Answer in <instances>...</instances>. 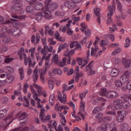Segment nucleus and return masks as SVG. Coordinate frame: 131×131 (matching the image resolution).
Here are the masks:
<instances>
[{
	"label": "nucleus",
	"mask_w": 131,
	"mask_h": 131,
	"mask_svg": "<svg viewBox=\"0 0 131 131\" xmlns=\"http://www.w3.org/2000/svg\"><path fill=\"white\" fill-rule=\"evenodd\" d=\"M33 85L35 89H37L38 94L36 93L35 90H34L33 86L32 85H30V88L31 89V93L33 95V98L34 100H38V97L40 96V95H42L43 97H47V93L45 91H41V89L42 87L37 85V84L34 83Z\"/></svg>",
	"instance_id": "nucleus-1"
},
{
	"label": "nucleus",
	"mask_w": 131,
	"mask_h": 131,
	"mask_svg": "<svg viewBox=\"0 0 131 131\" xmlns=\"http://www.w3.org/2000/svg\"><path fill=\"white\" fill-rule=\"evenodd\" d=\"M42 17L50 20L52 18V15L49 11H46V9H43L41 13H36L35 19L37 21H40L42 19Z\"/></svg>",
	"instance_id": "nucleus-2"
},
{
	"label": "nucleus",
	"mask_w": 131,
	"mask_h": 131,
	"mask_svg": "<svg viewBox=\"0 0 131 131\" xmlns=\"http://www.w3.org/2000/svg\"><path fill=\"white\" fill-rule=\"evenodd\" d=\"M116 8V6L115 5V1H113L112 3V6L108 5L107 7L109 13H107V14L108 19L106 21V24H110V23L112 22V18H111V16L113 15V12L115 11Z\"/></svg>",
	"instance_id": "nucleus-3"
},
{
	"label": "nucleus",
	"mask_w": 131,
	"mask_h": 131,
	"mask_svg": "<svg viewBox=\"0 0 131 131\" xmlns=\"http://www.w3.org/2000/svg\"><path fill=\"white\" fill-rule=\"evenodd\" d=\"M51 2H52V0H46L45 1V8H43V10L48 11L50 13L51 12L55 11L58 8V4L56 3L51 4Z\"/></svg>",
	"instance_id": "nucleus-4"
},
{
	"label": "nucleus",
	"mask_w": 131,
	"mask_h": 131,
	"mask_svg": "<svg viewBox=\"0 0 131 131\" xmlns=\"http://www.w3.org/2000/svg\"><path fill=\"white\" fill-rule=\"evenodd\" d=\"M18 55L19 56L20 60H23L24 58V63L26 66H27V65H28V63L31 61V58H30V57H27L26 54L24 53V48L23 47L20 48L19 51L18 52Z\"/></svg>",
	"instance_id": "nucleus-5"
},
{
	"label": "nucleus",
	"mask_w": 131,
	"mask_h": 131,
	"mask_svg": "<svg viewBox=\"0 0 131 131\" xmlns=\"http://www.w3.org/2000/svg\"><path fill=\"white\" fill-rule=\"evenodd\" d=\"M118 114L116 119L118 122H123L125 116L127 115V112L126 111H118L117 112Z\"/></svg>",
	"instance_id": "nucleus-6"
},
{
	"label": "nucleus",
	"mask_w": 131,
	"mask_h": 131,
	"mask_svg": "<svg viewBox=\"0 0 131 131\" xmlns=\"http://www.w3.org/2000/svg\"><path fill=\"white\" fill-rule=\"evenodd\" d=\"M52 51L53 47L52 46H50L49 48L48 46H44L43 48L40 51L41 54L43 55L42 60H45V59H46V57H47V54H48V51L49 52V53H52Z\"/></svg>",
	"instance_id": "nucleus-7"
},
{
	"label": "nucleus",
	"mask_w": 131,
	"mask_h": 131,
	"mask_svg": "<svg viewBox=\"0 0 131 131\" xmlns=\"http://www.w3.org/2000/svg\"><path fill=\"white\" fill-rule=\"evenodd\" d=\"M45 111H46L45 108L41 109L39 114V118L43 121V122H46L47 120H50V118H51V115H50L45 116Z\"/></svg>",
	"instance_id": "nucleus-8"
},
{
	"label": "nucleus",
	"mask_w": 131,
	"mask_h": 131,
	"mask_svg": "<svg viewBox=\"0 0 131 131\" xmlns=\"http://www.w3.org/2000/svg\"><path fill=\"white\" fill-rule=\"evenodd\" d=\"M30 5H34V9L36 11H39L42 9V4L36 2V0H32L30 2Z\"/></svg>",
	"instance_id": "nucleus-9"
},
{
	"label": "nucleus",
	"mask_w": 131,
	"mask_h": 131,
	"mask_svg": "<svg viewBox=\"0 0 131 131\" xmlns=\"http://www.w3.org/2000/svg\"><path fill=\"white\" fill-rule=\"evenodd\" d=\"M123 102L120 99H116L113 101V105H116V109H122Z\"/></svg>",
	"instance_id": "nucleus-10"
},
{
	"label": "nucleus",
	"mask_w": 131,
	"mask_h": 131,
	"mask_svg": "<svg viewBox=\"0 0 131 131\" xmlns=\"http://www.w3.org/2000/svg\"><path fill=\"white\" fill-rule=\"evenodd\" d=\"M36 40H35V35H33L32 36V38H31V42H32V43H34V45H37V43H38V42H39V40L40 39V35L39 34V33H37L36 34Z\"/></svg>",
	"instance_id": "nucleus-11"
},
{
	"label": "nucleus",
	"mask_w": 131,
	"mask_h": 131,
	"mask_svg": "<svg viewBox=\"0 0 131 131\" xmlns=\"http://www.w3.org/2000/svg\"><path fill=\"white\" fill-rule=\"evenodd\" d=\"M94 12L95 15L97 16V21L98 24H101V18H100L101 17V13H100L101 9L100 8H94Z\"/></svg>",
	"instance_id": "nucleus-12"
},
{
	"label": "nucleus",
	"mask_w": 131,
	"mask_h": 131,
	"mask_svg": "<svg viewBox=\"0 0 131 131\" xmlns=\"http://www.w3.org/2000/svg\"><path fill=\"white\" fill-rule=\"evenodd\" d=\"M118 97V93L114 91H108V99H115Z\"/></svg>",
	"instance_id": "nucleus-13"
},
{
	"label": "nucleus",
	"mask_w": 131,
	"mask_h": 131,
	"mask_svg": "<svg viewBox=\"0 0 131 131\" xmlns=\"http://www.w3.org/2000/svg\"><path fill=\"white\" fill-rule=\"evenodd\" d=\"M57 97L59 99L60 102H61V103H64L66 102V94H63L62 97V94H61V92L60 91H58L57 92Z\"/></svg>",
	"instance_id": "nucleus-14"
},
{
	"label": "nucleus",
	"mask_w": 131,
	"mask_h": 131,
	"mask_svg": "<svg viewBox=\"0 0 131 131\" xmlns=\"http://www.w3.org/2000/svg\"><path fill=\"white\" fill-rule=\"evenodd\" d=\"M21 4H20V1L19 0H14V4L11 8L12 11H17V8H20Z\"/></svg>",
	"instance_id": "nucleus-15"
},
{
	"label": "nucleus",
	"mask_w": 131,
	"mask_h": 131,
	"mask_svg": "<svg viewBox=\"0 0 131 131\" xmlns=\"http://www.w3.org/2000/svg\"><path fill=\"white\" fill-rule=\"evenodd\" d=\"M98 51H99V49L97 47H95V48H91V56L92 57H94L95 58V59H97V58H98V54L97 53V52H98Z\"/></svg>",
	"instance_id": "nucleus-16"
},
{
	"label": "nucleus",
	"mask_w": 131,
	"mask_h": 131,
	"mask_svg": "<svg viewBox=\"0 0 131 131\" xmlns=\"http://www.w3.org/2000/svg\"><path fill=\"white\" fill-rule=\"evenodd\" d=\"M126 90H129V95L131 96V80L128 81V83L126 84V88H122V91H123L124 92H125Z\"/></svg>",
	"instance_id": "nucleus-17"
},
{
	"label": "nucleus",
	"mask_w": 131,
	"mask_h": 131,
	"mask_svg": "<svg viewBox=\"0 0 131 131\" xmlns=\"http://www.w3.org/2000/svg\"><path fill=\"white\" fill-rule=\"evenodd\" d=\"M112 125L110 123L107 124L106 125H103L99 128V131H107V128H111Z\"/></svg>",
	"instance_id": "nucleus-18"
},
{
	"label": "nucleus",
	"mask_w": 131,
	"mask_h": 131,
	"mask_svg": "<svg viewBox=\"0 0 131 131\" xmlns=\"http://www.w3.org/2000/svg\"><path fill=\"white\" fill-rule=\"evenodd\" d=\"M8 33H11L12 35L13 36H15V37H18V36H20L21 34V31L19 29H16V30L14 31H11L9 32L8 31Z\"/></svg>",
	"instance_id": "nucleus-19"
},
{
	"label": "nucleus",
	"mask_w": 131,
	"mask_h": 131,
	"mask_svg": "<svg viewBox=\"0 0 131 131\" xmlns=\"http://www.w3.org/2000/svg\"><path fill=\"white\" fill-rule=\"evenodd\" d=\"M46 73H47V69L40 70V78L42 83H45V75Z\"/></svg>",
	"instance_id": "nucleus-20"
},
{
	"label": "nucleus",
	"mask_w": 131,
	"mask_h": 131,
	"mask_svg": "<svg viewBox=\"0 0 131 131\" xmlns=\"http://www.w3.org/2000/svg\"><path fill=\"white\" fill-rule=\"evenodd\" d=\"M131 60L130 59H124L123 60V64L124 68L127 69L130 66Z\"/></svg>",
	"instance_id": "nucleus-21"
},
{
	"label": "nucleus",
	"mask_w": 131,
	"mask_h": 131,
	"mask_svg": "<svg viewBox=\"0 0 131 131\" xmlns=\"http://www.w3.org/2000/svg\"><path fill=\"white\" fill-rule=\"evenodd\" d=\"M63 5L64 7L68 8V9H71V8L74 7V5H73V3L71 0L69 1H65Z\"/></svg>",
	"instance_id": "nucleus-22"
},
{
	"label": "nucleus",
	"mask_w": 131,
	"mask_h": 131,
	"mask_svg": "<svg viewBox=\"0 0 131 131\" xmlns=\"http://www.w3.org/2000/svg\"><path fill=\"white\" fill-rule=\"evenodd\" d=\"M34 82H36L38 79V74H37V69H35L33 72V75L32 76Z\"/></svg>",
	"instance_id": "nucleus-23"
},
{
	"label": "nucleus",
	"mask_w": 131,
	"mask_h": 131,
	"mask_svg": "<svg viewBox=\"0 0 131 131\" xmlns=\"http://www.w3.org/2000/svg\"><path fill=\"white\" fill-rule=\"evenodd\" d=\"M130 107V103L128 102V101L124 100L123 101V104L122 106V108L123 109H128Z\"/></svg>",
	"instance_id": "nucleus-24"
},
{
	"label": "nucleus",
	"mask_w": 131,
	"mask_h": 131,
	"mask_svg": "<svg viewBox=\"0 0 131 131\" xmlns=\"http://www.w3.org/2000/svg\"><path fill=\"white\" fill-rule=\"evenodd\" d=\"M53 125L56 131H63V126L61 124H59L57 128V122L56 121H54Z\"/></svg>",
	"instance_id": "nucleus-25"
},
{
	"label": "nucleus",
	"mask_w": 131,
	"mask_h": 131,
	"mask_svg": "<svg viewBox=\"0 0 131 131\" xmlns=\"http://www.w3.org/2000/svg\"><path fill=\"white\" fill-rule=\"evenodd\" d=\"M109 94V92L107 91L106 88L102 89L100 91V96H103V97H106L107 98V96Z\"/></svg>",
	"instance_id": "nucleus-26"
},
{
	"label": "nucleus",
	"mask_w": 131,
	"mask_h": 131,
	"mask_svg": "<svg viewBox=\"0 0 131 131\" xmlns=\"http://www.w3.org/2000/svg\"><path fill=\"white\" fill-rule=\"evenodd\" d=\"M119 74V71L116 69H113V70L111 72V75L113 77H115L117 76V75H118Z\"/></svg>",
	"instance_id": "nucleus-27"
},
{
	"label": "nucleus",
	"mask_w": 131,
	"mask_h": 131,
	"mask_svg": "<svg viewBox=\"0 0 131 131\" xmlns=\"http://www.w3.org/2000/svg\"><path fill=\"white\" fill-rule=\"evenodd\" d=\"M122 51V49L120 47H118L115 48V50L112 53V56H114L115 55H117V54H119Z\"/></svg>",
	"instance_id": "nucleus-28"
},
{
	"label": "nucleus",
	"mask_w": 131,
	"mask_h": 131,
	"mask_svg": "<svg viewBox=\"0 0 131 131\" xmlns=\"http://www.w3.org/2000/svg\"><path fill=\"white\" fill-rule=\"evenodd\" d=\"M19 74L20 75V79L22 80L24 78V69L23 68H20L18 69Z\"/></svg>",
	"instance_id": "nucleus-29"
},
{
	"label": "nucleus",
	"mask_w": 131,
	"mask_h": 131,
	"mask_svg": "<svg viewBox=\"0 0 131 131\" xmlns=\"http://www.w3.org/2000/svg\"><path fill=\"white\" fill-rule=\"evenodd\" d=\"M75 53V50L74 49H72L69 52H66L64 53V56L66 57H70L71 56H72Z\"/></svg>",
	"instance_id": "nucleus-30"
},
{
	"label": "nucleus",
	"mask_w": 131,
	"mask_h": 131,
	"mask_svg": "<svg viewBox=\"0 0 131 131\" xmlns=\"http://www.w3.org/2000/svg\"><path fill=\"white\" fill-rule=\"evenodd\" d=\"M52 73L58 74V75H62V72L60 69H54L52 71Z\"/></svg>",
	"instance_id": "nucleus-31"
},
{
	"label": "nucleus",
	"mask_w": 131,
	"mask_h": 131,
	"mask_svg": "<svg viewBox=\"0 0 131 131\" xmlns=\"http://www.w3.org/2000/svg\"><path fill=\"white\" fill-rule=\"evenodd\" d=\"M55 102V94H52L51 95L49 98V103L51 106H54Z\"/></svg>",
	"instance_id": "nucleus-32"
},
{
	"label": "nucleus",
	"mask_w": 131,
	"mask_h": 131,
	"mask_svg": "<svg viewBox=\"0 0 131 131\" xmlns=\"http://www.w3.org/2000/svg\"><path fill=\"white\" fill-rule=\"evenodd\" d=\"M14 79V76L11 75L7 74L6 80L7 82H12Z\"/></svg>",
	"instance_id": "nucleus-33"
},
{
	"label": "nucleus",
	"mask_w": 131,
	"mask_h": 131,
	"mask_svg": "<svg viewBox=\"0 0 131 131\" xmlns=\"http://www.w3.org/2000/svg\"><path fill=\"white\" fill-rule=\"evenodd\" d=\"M12 18H14V19H17L18 20H23L24 19H25L26 18V16L25 15H20L18 16L16 15H12Z\"/></svg>",
	"instance_id": "nucleus-34"
},
{
	"label": "nucleus",
	"mask_w": 131,
	"mask_h": 131,
	"mask_svg": "<svg viewBox=\"0 0 131 131\" xmlns=\"http://www.w3.org/2000/svg\"><path fill=\"white\" fill-rule=\"evenodd\" d=\"M83 75V74H82V73H81L80 74H79V73H77L75 77V81H76V82H78V81H79V78H80V77H82Z\"/></svg>",
	"instance_id": "nucleus-35"
},
{
	"label": "nucleus",
	"mask_w": 131,
	"mask_h": 131,
	"mask_svg": "<svg viewBox=\"0 0 131 131\" xmlns=\"http://www.w3.org/2000/svg\"><path fill=\"white\" fill-rule=\"evenodd\" d=\"M115 84L117 88H121L123 85L122 82H121V80H119L118 79H116L115 80Z\"/></svg>",
	"instance_id": "nucleus-36"
},
{
	"label": "nucleus",
	"mask_w": 131,
	"mask_h": 131,
	"mask_svg": "<svg viewBox=\"0 0 131 131\" xmlns=\"http://www.w3.org/2000/svg\"><path fill=\"white\" fill-rule=\"evenodd\" d=\"M13 131H29V128L28 127H25L24 128L19 127L16 129L13 130Z\"/></svg>",
	"instance_id": "nucleus-37"
},
{
	"label": "nucleus",
	"mask_w": 131,
	"mask_h": 131,
	"mask_svg": "<svg viewBox=\"0 0 131 131\" xmlns=\"http://www.w3.org/2000/svg\"><path fill=\"white\" fill-rule=\"evenodd\" d=\"M7 112H8V110L6 108L0 111V119L3 118L7 114Z\"/></svg>",
	"instance_id": "nucleus-38"
},
{
	"label": "nucleus",
	"mask_w": 131,
	"mask_h": 131,
	"mask_svg": "<svg viewBox=\"0 0 131 131\" xmlns=\"http://www.w3.org/2000/svg\"><path fill=\"white\" fill-rule=\"evenodd\" d=\"M116 3L118 6V11H119V12H121L122 11V5H121V3H120L118 0H116Z\"/></svg>",
	"instance_id": "nucleus-39"
},
{
	"label": "nucleus",
	"mask_w": 131,
	"mask_h": 131,
	"mask_svg": "<svg viewBox=\"0 0 131 131\" xmlns=\"http://www.w3.org/2000/svg\"><path fill=\"white\" fill-rule=\"evenodd\" d=\"M48 86L51 89V90H53L55 86V82H54V81L52 80H49L48 82Z\"/></svg>",
	"instance_id": "nucleus-40"
},
{
	"label": "nucleus",
	"mask_w": 131,
	"mask_h": 131,
	"mask_svg": "<svg viewBox=\"0 0 131 131\" xmlns=\"http://www.w3.org/2000/svg\"><path fill=\"white\" fill-rule=\"evenodd\" d=\"M93 63H94V60L91 61L89 64L84 68V71L86 72L89 69H91L93 67Z\"/></svg>",
	"instance_id": "nucleus-41"
},
{
	"label": "nucleus",
	"mask_w": 131,
	"mask_h": 131,
	"mask_svg": "<svg viewBox=\"0 0 131 131\" xmlns=\"http://www.w3.org/2000/svg\"><path fill=\"white\" fill-rule=\"evenodd\" d=\"M66 64V58H64L62 59V60L59 62L58 65L60 67H63V66H65Z\"/></svg>",
	"instance_id": "nucleus-42"
},
{
	"label": "nucleus",
	"mask_w": 131,
	"mask_h": 131,
	"mask_svg": "<svg viewBox=\"0 0 131 131\" xmlns=\"http://www.w3.org/2000/svg\"><path fill=\"white\" fill-rule=\"evenodd\" d=\"M80 27H82V29H81V31L82 32H84V30L88 28V26L85 25L84 23H82L80 24Z\"/></svg>",
	"instance_id": "nucleus-43"
},
{
	"label": "nucleus",
	"mask_w": 131,
	"mask_h": 131,
	"mask_svg": "<svg viewBox=\"0 0 131 131\" xmlns=\"http://www.w3.org/2000/svg\"><path fill=\"white\" fill-rule=\"evenodd\" d=\"M120 80L121 81H123V82H124L125 83H126V82H128L127 80H128V79L127 78V77H125V76L123 75L120 78Z\"/></svg>",
	"instance_id": "nucleus-44"
},
{
	"label": "nucleus",
	"mask_w": 131,
	"mask_h": 131,
	"mask_svg": "<svg viewBox=\"0 0 131 131\" xmlns=\"http://www.w3.org/2000/svg\"><path fill=\"white\" fill-rule=\"evenodd\" d=\"M86 94H88V90H85L83 93L79 95V98L82 100L84 98H85Z\"/></svg>",
	"instance_id": "nucleus-45"
},
{
	"label": "nucleus",
	"mask_w": 131,
	"mask_h": 131,
	"mask_svg": "<svg viewBox=\"0 0 131 131\" xmlns=\"http://www.w3.org/2000/svg\"><path fill=\"white\" fill-rule=\"evenodd\" d=\"M33 10H34V8L32 6H29L27 7L26 11L28 13H31V12H32Z\"/></svg>",
	"instance_id": "nucleus-46"
},
{
	"label": "nucleus",
	"mask_w": 131,
	"mask_h": 131,
	"mask_svg": "<svg viewBox=\"0 0 131 131\" xmlns=\"http://www.w3.org/2000/svg\"><path fill=\"white\" fill-rule=\"evenodd\" d=\"M126 43L124 45L125 48H128L130 46V39L129 38H127L125 40Z\"/></svg>",
	"instance_id": "nucleus-47"
},
{
	"label": "nucleus",
	"mask_w": 131,
	"mask_h": 131,
	"mask_svg": "<svg viewBox=\"0 0 131 131\" xmlns=\"http://www.w3.org/2000/svg\"><path fill=\"white\" fill-rule=\"evenodd\" d=\"M3 41L4 43H9L11 41V38L9 37H5L3 39Z\"/></svg>",
	"instance_id": "nucleus-48"
},
{
	"label": "nucleus",
	"mask_w": 131,
	"mask_h": 131,
	"mask_svg": "<svg viewBox=\"0 0 131 131\" xmlns=\"http://www.w3.org/2000/svg\"><path fill=\"white\" fill-rule=\"evenodd\" d=\"M5 68L10 73H13L14 72V69L11 67V66H6Z\"/></svg>",
	"instance_id": "nucleus-49"
},
{
	"label": "nucleus",
	"mask_w": 131,
	"mask_h": 131,
	"mask_svg": "<svg viewBox=\"0 0 131 131\" xmlns=\"http://www.w3.org/2000/svg\"><path fill=\"white\" fill-rule=\"evenodd\" d=\"M101 110V107L98 106L95 107L92 111V113L93 114H96V113H98Z\"/></svg>",
	"instance_id": "nucleus-50"
},
{
	"label": "nucleus",
	"mask_w": 131,
	"mask_h": 131,
	"mask_svg": "<svg viewBox=\"0 0 131 131\" xmlns=\"http://www.w3.org/2000/svg\"><path fill=\"white\" fill-rule=\"evenodd\" d=\"M84 31L85 35L86 36V38H89L91 35V31L89 29H85Z\"/></svg>",
	"instance_id": "nucleus-51"
},
{
	"label": "nucleus",
	"mask_w": 131,
	"mask_h": 131,
	"mask_svg": "<svg viewBox=\"0 0 131 131\" xmlns=\"http://www.w3.org/2000/svg\"><path fill=\"white\" fill-rule=\"evenodd\" d=\"M82 110L83 111V110L80 109L79 110V112L78 113V115L81 116V118H82L83 120H84L85 119V116L83 115V114L82 113Z\"/></svg>",
	"instance_id": "nucleus-52"
},
{
	"label": "nucleus",
	"mask_w": 131,
	"mask_h": 131,
	"mask_svg": "<svg viewBox=\"0 0 131 131\" xmlns=\"http://www.w3.org/2000/svg\"><path fill=\"white\" fill-rule=\"evenodd\" d=\"M27 116V115H26V113H24L19 117V120H23L26 118Z\"/></svg>",
	"instance_id": "nucleus-53"
},
{
	"label": "nucleus",
	"mask_w": 131,
	"mask_h": 131,
	"mask_svg": "<svg viewBox=\"0 0 131 131\" xmlns=\"http://www.w3.org/2000/svg\"><path fill=\"white\" fill-rule=\"evenodd\" d=\"M29 88V84H28L27 83H26L24 85L23 91L25 94H26L27 93V88Z\"/></svg>",
	"instance_id": "nucleus-54"
},
{
	"label": "nucleus",
	"mask_w": 131,
	"mask_h": 131,
	"mask_svg": "<svg viewBox=\"0 0 131 131\" xmlns=\"http://www.w3.org/2000/svg\"><path fill=\"white\" fill-rule=\"evenodd\" d=\"M62 94H64V92H65V91H66L67 92L68 91V86L67 85V84H63L62 85Z\"/></svg>",
	"instance_id": "nucleus-55"
},
{
	"label": "nucleus",
	"mask_w": 131,
	"mask_h": 131,
	"mask_svg": "<svg viewBox=\"0 0 131 131\" xmlns=\"http://www.w3.org/2000/svg\"><path fill=\"white\" fill-rule=\"evenodd\" d=\"M36 101H37V106L38 108H42V105H40V101H41V100H40V99L38 98V99H34Z\"/></svg>",
	"instance_id": "nucleus-56"
},
{
	"label": "nucleus",
	"mask_w": 131,
	"mask_h": 131,
	"mask_svg": "<svg viewBox=\"0 0 131 131\" xmlns=\"http://www.w3.org/2000/svg\"><path fill=\"white\" fill-rule=\"evenodd\" d=\"M8 50V46L6 45H4L1 48V51L2 52V53H5L7 52Z\"/></svg>",
	"instance_id": "nucleus-57"
},
{
	"label": "nucleus",
	"mask_w": 131,
	"mask_h": 131,
	"mask_svg": "<svg viewBox=\"0 0 131 131\" xmlns=\"http://www.w3.org/2000/svg\"><path fill=\"white\" fill-rule=\"evenodd\" d=\"M116 105L115 104H110L108 106H107V109H112V110H114V109H116Z\"/></svg>",
	"instance_id": "nucleus-58"
},
{
	"label": "nucleus",
	"mask_w": 131,
	"mask_h": 131,
	"mask_svg": "<svg viewBox=\"0 0 131 131\" xmlns=\"http://www.w3.org/2000/svg\"><path fill=\"white\" fill-rule=\"evenodd\" d=\"M58 54L55 55L54 56H53L52 60L54 63H58Z\"/></svg>",
	"instance_id": "nucleus-59"
},
{
	"label": "nucleus",
	"mask_w": 131,
	"mask_h": 131,
	"mask_svg": "<svg viewBox=\"0 0 131 131\" xmlns=\"http://www.w3.org/2000/svg\"><path fill=\"white\" fill-rule=\"evenodd\" d=\"M130 73L128 71H126L124 73V76L128 78V77H130Z\"/></svg>",
	"instance_id": "nucleus-60"
},
{
	"label": "nucleus",
	"mask_w": 131,
	"mask_h": 131,
	"mask_svg": "<svg viewBox=\"0 0 131 131\" xmlns=\"http://www.w3.org/2000/svg\"><path fill=\"white\" fill-rule=\"evenodd\" d=\"M67 33L68 35H73V31L71 29H68Z\"/></svg>",
	"instance_id": "nucleus-61"
},
{
	"label": "nucleus",
	"mask_w": 131,
	"mask_h": 131,
	"mask_svg": "<svg viewBox=\"0 0 131 131\" xmlns=\"http://www.w3.org/2000/svg\"><path fill=\"white\" fill-rule=\"evenodd\" d=\"M14 60L13 58H7L5 59V63H10V62H12Z\"/></svg>",
	"instance_id": "nucleus-62"
},
{
	"label": "nucleus",
	"mask_w": 131,
	"mask_h": 131,
	"mask_svg": "<svg viewBox=\"0 0 131 131\" xmlns=\"http://www.w3.org/2000/svg\"><path fill=\"white\" fill-rule=\"evenodd\" d=\"M48 41L49 42V45H56V41L53 40L52 38H48Z\"/></svg>",
	"instance_id": "nucleus-63"
},
{
	"label": "nucleus",
	"mask_w": 131,
	"mask_h": 131,
	"mask_svg": "<svg viewBox=\"0 0 131 131\" xmlns=\"http://www.w3.org/2000/svg\"><path fill=\"white\" fill-rule=\"evenodd\" d=\"M75 50H77V51H81V45L80 44H76Z\"/></svg>",
	"instance_id": "nucleus-64"
}]
</instances>
